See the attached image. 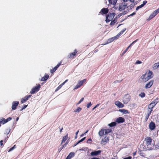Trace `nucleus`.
Returning <instances> with one entry per match:
<instances>
[{
    "instance_id": "1",
    "label": "nucleus",
    "mask_w": 159,
    "mask_h": 159,
    "mask_svg": "<svg viewBox=\"0 0 159 159\" xmlns=\"http://www.w3.org/2000/svg\"><path fill=\"white\" fill-rule=\"evenodd\" d=\"M146 141V145L147 146V148L146 149L147 150H152L153 147V146L151 144L152 139V138L149 137H147L145 139Z\"/></svg>"
},
{
    "instance_id": "2",
    "label": "nucleus",
    "mask_w": 159,
    "mask_h": 159,
    "mask_svg": "<svg viewBox=\"0 0 159 159\" xmlns=\"http://www.w3.org/2000/svg\"><path fill=\"white\" fill-rule=\"evenodd\" d=\"M115 13H108L106 16L105 21L107 23L109 22L110 21L112 20L113 19Z\"/></svg>"
},
{
    "instance_id": "3",
    "label": "nucleus",
    "mask_w": 159,
    "mask_h": 159,
    "mask_svg": "<svg viewBox=\"0 0 159 159\" xmlns=\"http://www.w3.org/2000/svg\"><path fill=\"white\" fill-rule=\"evenodd\" d=\"M159 13V8L153 11L150 15L149 18L147 19L148 20H150L155 16L158 13Z\"/></svg>"
},
{
    "instance_id": "4",
    "label": "nucleus",
    "mask_w": 159,
    "mask_h": 159,
    "mask_svg": "<svg viewBox=\"0 0 159 159\" xmlns=\"http://www.w3.org/2000/svg\"><path fill=\"white\" fill-rule=\"evenodd\" d=\"M12 119V118L11 117H9L6 119L3 117L0 118V127L1 126V124H4L11 120Z\"/></svg>"
},
{
    "instance_id": "5",
    "label": "nucleus",
    "mask_w": 159,
    "mask_h": 159,
    "mask_svg": "<svg viewBox=\"0 0 159 159\" xmlns=\"http://www.w3.org/2000/svg\"><path fill=\"white\" fill-rule=\"evenodd\" d=\"M41 87L40 85L39 84H38L36 86H35L33 88L30 92V93L32 94H33L35 93L36 92H37L39 90Z\"/></svg>"
},
{
    "instance_id": "6",
    "label": "nucleus",
    "mask_w": 159,
    "mask_h": 159,
    "mask_svg": "<svg viewBox=\"0 0 159 159\" xmlns=\"http://www.w3.org/2000/svg\"><path fill=\"white\" fill-rule=\"evenodd\" d=\"M78 51L76 49L74 50V52L70 53L67 56V58L73 59L75 58V56L76 54L77 53Z\"/></svg>"
},
{
    "instance_id": "7",
    "label": "nucleus",
    "mask_w": 159,
    "mask_h": 159,
    "mask_svg": "<svg viewBox=\"0 0 159 159\" xmlns=\"http://www.w3.org/2000/svg\"><path fill=\"white\" fill-rule=\"evenodd\" d=\"M128 3H127L126 2H123L122 3L119 7V10L120 11H121L124 10L125 7H127V6L128 5Z\"/></svg>"
},
{
    "instance_id": "8",
    "label": "nucleus",
    "mask_w": 159,
    "mask_h": 159,
    "mask_svg": "<svg viewBox=\"0 0 159 159\" xmlns=\"http://www.w3.org/2000/svg\"><path fill=\"white\" fill-rule=\"evenodd\" d=\"M19 104V102L18 101H13L12 103L11 109L12 110H15L17 108V107Z\"/></svg>"
},
{
    "instance_id": "9",
    "label": "nucleus",
    "mask_w": 159,
    "mask_h": 159,
    "mask_svg": "<svg viewBox=\"0 0 159 159\" xmlns=\"http://www.w3.org/2000/svg\"><path fill=\"white\" fill-rule=\"evenodd\" d=\"M62 61H61L59 63H58L57 66H55L54 68L50 70V72L52 74L54 72H55L56 70L60 66H61L62 63Z\"/></svg>"
},
{
    "instance_id": "10",
    "label": "nucleus",
    "mask_w": 159,
    "mask_h": 159,
    "mask_svg": "<svg viewBox=\"0 0 159 159\" xmlns=\"http://www.w3.org/2000/svg\"><path fill=\"white\" fill-rule=\"evenodd\" d=\"M157 99H156L153 101L150 104H149L148 107H150L153 109L158 102L157 101Z\"/></svg>"
},
{
    "instance_id": "11",
    "label": "nucleus",
    "mask_w": 159,
    "mask_h": 159,
    "mask_svg": "<svg viewBox=\"0 0 159 159\" xmlns=\"http://www.w3.org/2000/svg\"><path fill=\"white\" fill-rule=\"evenodd\" d=\"M130 97L128 95H125L123 98V101L124 103L127 104L129 102L130 100Z\"/></svg>"
},
{
    "instance_id": "12",
    "label": "nucleus",
    "mask_w": 159,
    "mask_h": 159,
    "mask_svg": "<svg viewBox=\"0 0 159 159\" xmlns=\"http://www.w3.org/2000/svg\"><path fill=\"white\" fill-rule=\"evenodd\" d=\"M152 72L150 70H149L148 73L147 74V77L145 79V80H148L152 78L153 77Z\"/></svg>"
},
{
    "instance_id": "13",
    "label": "nucleus",
    "mask_w": 159,
    "mask_h": 159,
    "mask_svg": "<svg viewBox=\"0 0 159 159\" xmlns=\"http://www.w3.org/2000/svg\"><path fill=\"white\" fill-rule=\"evenodd\" d=\"M109 10L108 8H103L98 13V15L101 14H106L108 12Z\"/></svg>"
},
{
    "instance_id": "14",
    "label": "nucleus",
    "mask_w": 159,
    "mask_h": 159,
    "mask_svg": "<svg viewBox=\"0 0 159 159\" xmlns=\"http://www.w3.org/2000/svg\"><path fill=\"white\" fill-rule=\"evenodd\" d=\"M153 83L154 80H151L145 85V88L146 89L150 88L153 84Z\"/></svg>"
},
{
    "instance_id": "15",
    "label": "nucleus",
    "mask_w": 159,
    "mask_h": 159,
    "mask_svg": "<svg viewBox=\"0 0 159 159\" xmlns=\"http://www.w3.org/2000/svg\"><path fill=\"white\" fill-rule=\"evenodd\" d=\"M31 96L32 95H27L24 98H21L20 100L21 102L22 103H23L25 102L27 100H28L29 98H30L31 97Z\"/></svg>"
},
{
    "instance_id": "16",
    "label": "nucleus",
    "mask_w": 159,
    "mask_h": 159,
    "mask_svg": "<svg viewBox=\"0 0 159 159\" xmlns=\"http://www.w3.org/2000/svg\"><path fill=\"white\" fill-rule=\"evenodd\" d=\"M101 152V151L100 150L97 151H94L91 153V155L92 156H96L100 155Z\"/></svg>"
},
{
    "instance_id": "17",
    "label": "nucleus",
    "mask_w": 159,
    "mask_h": 159,
    "mask_svg": "<svg viewBox=\"0 0 159 159\" xmlns=\"http://www.w3.org/2000/svg\"><path fill=\"white\" fill-rule=\"evenodd\" d=\"M156 125L155 123L153 121H151L149 125V128L151 130H153L155 129Z\"/></svg>"
},
{
    "instance_id": "18",
    "label": "nucleus",
    "mask_w": 159,
    "mask_h": 159,
    "mask_svg": "<svg viewBox=\"0 0 159 159\" xmlns=\"http://www.w3.org/2000/svg\"><path fill=\"white\" fill-rule=\"evenodd\" d=\"M116 121L118 123H121L124 122L125 120L122 117H119L116 119Z\"/></svg>"
},
{
    "instance_id": "19",
    "label": "nucleus",
    "mask_w": 159,
    "mask_h": 159,
    "mask_svg": "<svg viewBox=\"0 0 159 159\" xmlns=\"http://www.w3.org/2000/svg\"><path fill=\"white\" fill-rule=\"evenodd\" d=\"M118 38L117 36H116L114 37L111 38L107 40V43H109L112 42L114 40L118 39ZM106 43L104 44L103 45L106 44Z\"/></svg>"
},
{
    "instance_id": "20",
    "label": "nucleus",
    "mask_w": 159,
    "mask_h": 159,
    "mask_svg": "<svg viewBox=\"0 0 159 159\" xmlns=\"http://www.w3.org/2000/svg\"><path fill=\"white\" fill-rule=\"evenodd\" d=\"M115 104L119 108H122L124 106L123 104L119 101H116Z\"/></svg>"
},
{
    "instance_id": "21",
    "label": "nucleus",
    "mask_w": 159,
    "mask_h": 159,
    "mask_svg": "<svg viewBox=\"0 0 159 159\" xmlns=\"http://www.w3.org/2000/svg\"><path fill=\"white\" fill-rule=\"evenodd\" d=\"M109 141V139L108 138L105 137L103 139H102L101 142V143L103 145H105Z\"/></svg>"
},
{
    "instance_id": "22",
    "label": "nucleus",
    "mask_w": 159,
    "mask_h": 159,
    "mask_svg": "<svg viewBox=\"0 0 159 159\" xmlns=\"http://www.w3.org/2000/svg\"><path fill=\"white\" fill-rule=\"evenodd\" d=\"M147 2L146 1H143V4L136 7V10L138 11L139 9L143 7L147 3Z\"/></svg>"
},
{
    "instance_id": "23",
    "label": "nucleus",
    "mask_w": 159,
    "mask_h": 159,
    "mask_svg": "<svg viewBox=\"0 0 159 159\" xmlns=\"http://www.w3.org/2000/svg\"><path fill=\"white\" fill-rule=\"evenodd\" d=\"M128 6H127V11H129V10H131L133 8H134L135 4L134 3V2H132Z\"/></svg>"
},
{
    "instance_id": "24",
    "label": "nucleus",
    "mask_w": 159,
    "mask_h": 159,
    "mask_svg": "<svg viewBox=\"0 0 159 159\" xmlns=\"http://www.w3.org/2000/svg\"><path fill=\"white\" fill-rule=\"evenodd\" d=\"M74 155L75 153L74 152H71L67 157L66 159H70L74 156Z\"/></svg>"
},
{
    "instance_id": "25",
    "label": "nucleus",
    "mask_w": 159,
    "mask_h": 159,
    "mask_svg": "<svg viewBox=\"0 0 159 159\" xmlns=\"http://www.w3.org/2000/svg\"><path fill=\"white\" fill-rule=\"evenodd\" d=\"M117 17H116L114 18V19L112 20H111V22L110 23V25H115V24L117 22Z\"/></svg>"
},
{
    "instance_id": "26",
    "label": "nucleus",
    "mask_w": 159,
    "mask_h": 159,
    "mask_svg": "<svg viewBox=\"0 0 159 159\" xmlns=\"http://www.w3.org/2000/svg\"><path fill=\"white\" fill-rule=\"evenodd\" d=\"M49 77V75L47 74H46L43 77L41 78V80L42 81H46L48 78Z\"/></svg>"
},
{
    "instance_id": "27",
    "label": "nucleus",
    "mask_w": 159,
    "mask_h": 159,
    "mask_svg": "<svg viewBox=\"0 0 159 159\" xmlns=\"http://www.w3.org/2000/svg\"><path fill=\"white\" fill-rule=\"evenodd\" d=\"M147 77V73H146L144 74L143 75L140 77L141 79L143 81L146 82L148 80H145V79Z\"/></svg>"
},
{
    "instance_id": "28",
    "label": "nucleus",
    "mask_w": 159,
    "mask_h": 159,
    "mask_svg": "<svg viewBox=\"0 0 159 159\" xmlns=\"http://www.w3.org/2000/svg\"><path fill=\"white\" fill-rule=\"evenodd\" d=\"M68 137V134H67L65 136L63 137L61 144L65 142L67 139Z\"/></svg>"
},
{
    "instance_id": "29",
    "label": "nucleus",
    "mask_w": 159,
    "mask_h": 159,
    "mask_svg": "<svg viewBox=\"0 0 159 159\" xmlns=\"http://www.w3.org/2000/svg\"><path fill=\"white\" fill-rule=\"evenodd\" d=\"M119 111L125 114L129 113V111L125 109H120Z\"/></svg>"
},
{
    "instance_id": "30",
    "label": "nucleus",
    "mask_w": 159,
    "mask_h": 159,
    "mask_svg": "<svg viewBox=\"0 0 159 159\" xmlns=\"http://www.w3.org/2000/svg\"><path fill=\"white\" fill-rule=\"evenodd\" d=\"M117 0H108L109 3L110 4L115 5V4Z\"/></svg>"
},
{
    "instance_id": "31",
    "label": "nucleus",
    "mask_w": 159,
    "mask_h": 159,
    "mask_svg": "<svg viewBox=\"0 0 159 159\" xmlns=\"http://www.w3.org/2000/svg\"><path fill=\"white\" fill-rule=\"evenodd\" d=\"M104 129H101L98 132V134L100 136H102L104 134Z\"/></svg>"
},
{
    "instance_id": "32",
    "label": "nucleus",
    "mask_w": 159,
    "mask_h": 159,
    "mask_svg": "<svg viewBox=\"0 0 159 159\" xmlns=\"http://www.w3.org/2000/svg\"><path fill=\"white\" fill-rule=\"evenodd\" d=\"M126 30V29H124L121 30L116 35L117 37L118 38V37L120 36Z\"/></svg>"
},
{
    "instance_id": "33",
    "label": "nucleus",
    "mask_w": 159,
    "mask_h": 159,
    "mask_svg": "<svg viewBox=\"0 0 159 159\" xmlns=\"http://www.w3.org/2000/svg\"><path fill=\"white\" fill-rule=\"evenodd\" d=\"M158 67H159V63H156L154 64L153 66V68L154 69H156Z\"/></svg>"
},
{
    "instance_id": "34",
    "label": "nucleus",
    "mask_w": 159,
    "mask_h": 159,
    "mask_svg": "<svg viewBox=\"0 0 159 159\" xmlns=\"http://www.w3.org/2000/svg\"><path fill=\"white\" fill-rule=\"evenodd\" d=\"M86 81V79H84L80 81L78 83V84L81 86V85H82L83 83L84 82Z\"/></svg>"
},
{
    "instance_id": "35",
    "label": "nucleus",
    "mask_w": 159,
    "mask_h": 159,
    "mask_svg": "<svg viewBox=\"0 0 159 159\" xmlns=\"http://www.w3.org/2000/svg\"><path fill=\"white\" fill-rule=\"evenodd\" d=\"M104 131L105 134H109L110 132H111V129H104Z\"/></svg>"
},
{
    "instance_id": "36",
    "label": "nucleus",
    "mask_w": 159,
    "mask_h": 159,
    "mask_svg": "<svg viewBox=\"0 0 159 159\" xmlns=\"http://www.w3.org/2000/svg\"><path fill=\"white\" fill-rule=\"evenodd\" d=\"M139 155L142 157H145L146 156V154L142 152L141 151H139Z\"/></svg>"
},
{
    "instance_id": "37",
    "label": "nucleus",
    "mask_w": 159,
    "mask_h": 159,
    "mask_svg": "<svg viewBox=\"0 0 159 159\" xmlns=\"http://www.w3.org/2000/svg\"><path fill=\"white\" fill-rule=\"evenodd\" d=\"M116 123L115 122H112L108 124V125L111 127H112L116 126Z\"/></svg>"
},
{
    "instance_id": "38",
    "label": "nucleus",
    "mask_w": 159,
    "mask_h": 159,
    "mask_svg": "<svg viewBox=\"0 0 159 159\" xmlns=\"http://www.w3.org/2000/svg\"><path fill=\"white\" fill-rule=\"evenodd\" d=\"M63 85V83H62L60 85H59L56 89L55 90V92H57L58 91L59 89H60L62 86Z\"/></svg>"
},
{
    "instance_id": "39",
    "label": "nucleus",
    "mask_w": 159,
    "mask_h": 159,
    "mask_svg": "<svg viewBox=\"0 0 159 159\" xmlns=\"http://www.w3.org/2000/svg\"><path fill=\"white\" fill-rule=\"evenodd\" d=\"M81 110L82 108L81 107H79L74 111V112H79Z\"/></svg>"
},
{
    "instance_id": "40",
    "label": "nucleus",
    "mask_w": 159,
    "mask_h": 159,
    "mask_svg": "<svg viewBox=\"0 0 159 159\" xmlns=\"http://www.w3.org/2000/svg\"><path fill=\"white\" fill-rule=\"evenodd\" d=\"M153 111V109L150 107H148V113L151 114L152 111Z\"/></svg>"
},
{
    "instance_id": "41",
    "label": "nucleus",
    "mask_w": 159,
    "mask_h": 159,
    "mask_svg": "<svg viewBox=\"0 0 159 159\" xmlns=\"http://www.w3.org/2000/svg\"><path fill=\"white\" fill-rule=\"evenodd\" d=\"M85 138H86V137H84L81 140H80L79 141L77 142V143L75 145V146L78 143H80V142L83 141L84 140V139H85Z\"/></svg>"
},
{
    "instance_id": "42",
    "label": "nucleus",
    "mask_w": 159,
    "mask_h": 159,
    "mask_svg": "<svg viewBox=\"0 0 159 159\" xmlns=\"http://www.w3.org/2000/svg\"><path fill=\"white\" fill-rule=\"evenodd\" d=\"M150 114H149L148 113V114H147V115H146V116H145V121L146 122L147 121V120H148L149 117L150 115Z\"/></svg>"
},
{
    "instance_id": "43",
    "label": "nucleus",
    "mask_w": 159,
    "mask_h": 159,
    "mask_svg": "<svg viewBox=\"0 0 159 159\" xmlns=\"http://www.w3.org/2000/svg\"><path fill=\"white\" fill-rule=\"evenodd\" d=\"M139 96L141 98H143L145 96V94L144 93L142 92L139 94Z\"/></svg>"
},
{
    "instance_id": "44",
    "label": "nucleus",
    "mask_w": 159,
    "mask_h": 159,
    "mask_svg": "<svg viewBox=\"0 0 159 159\" xmlns=\"http://www.w3.org/2000/svg\"><path fill=\"white\" fill-rule=\"evenodd\" d=\"M27 106H28V105H24L23 106L21 109L20 110V111H22L23 110H24V109H25V108H26L27 107Z\"/></svg>"
},
{
    "instance_id": "45",
    "label": "nucleus",
    "mask_w": 159,
    "mask_h": 159,
    "mask_svg": "<svg viewBox=\"0 0 159 159\" xmlns=\"http://www.w3.org/2000/svg\"><path fill=\"white\" fill-rule=\"evenodd\" d=\"M128 12V11L126 10L125 11H124L122 12L121 13V14L122 16V15H125V14L127 13Z\"/></svg>"
},
{
    "instance_id": "46",
    "label": "nucleus",
    "mask_w": 159,
    "mask_h": 159,
    "mask_svg": "<svg viewBox=\"0 0 159 159\" xmlns=\"http://www.w3.org/2000/svg\"><path fill=\"white\" fill-rule=\"evenodd\" d=\"M84 100V98H81V99L80 100V101L78 102V103L77 104V105H79L80 103H81V102H82Z\"/></svg>"
},
{
    "instance_id": "47",
    "label": "nucleus",
    "mask_w": 159,
    "mask_h": 159,
    "mask_svg": "<svg viewBox=\"0 0 159 159\" xmlns=\"http://www.w3.org/2000/svg\"><path fill=\"white\" fill-rule=\"evenodd\" d=\"M142 63V62L139 61V60H137L135 63V64H140Z\"/></svg>"
},
{
    "instance_id": "48",
    "label": "nucleus",
    "mask_w": 159,
    "mask_h": 159,
    "mask_svg": "<svg viewBox=\"0 0 159 159\" xmlns=\"http://www.w3.org/2000/svg\"><path fill=\"white\" fill-rule=\"evenodd\" d=\"M92 104H91V102H90L87 105V108H89L91 105Z\"/></svg>"
},
{
    "instance_id": "49",
    "label": "nucleus",
    "mask_w": 159,
    "mask_h": 159,
    "mask_svg": "<svg viewBox=\"0 0 159 159\" xmlns=\"http://www.w3.org/2000/svg\"><path fill=\"white\" fill-rule=\"evenodd\" d=\"M92 142V140L91 139H88L87 141V143H91Z\"/></svg>"
},
{
    "instance_id": "50",
    "label": "nucleus",
    "mask_w": 159,
    "mask_h": 159,
    "mask_svg": "<svg viewBox=\"0 0 159 159\" xmlns=\"http://www.w3.org/2000/svg\"><path fill=\"white\" fill-rule=\"evenodd\" d=\"M80 86H79V85L77 84L75 87V88H74V89H76L79 88Z\"/></svg>"
},
{
    "instance_id": "51",
    "label": "nucleus",
    "mask_w": 159,
    "mask_h": 159,
    "mask_svg": "<svg viewBox=\"0 0 159 159\" xmlns=\"http://www.w3.org/2000/svg\"><path fill=\"white\" fill-rule=\"evenodd\" d=\"M122 80H120V81L118 80H116L114 81L113 83L115 84H116L117 83H120L121 81H122Z\"/></svg>"
},
{
    "instance_id": "52",
    "label": "nucleus",
    "mask_w": 159,
    "mask_h": 159,
    "mask_svg": "<svg viewBox=\"0 0 159 159\" xmlns=\"http://www.w3.org/2000/svg\"><path fill=\"white\" fill-rule=\"evenodd\" d=\"M138 39H136V40H135V41H134L133 42H132L130 44V45H132V44H134V43H135L138 40Z\"/></svg>"
},
{
    "instance_id": "53",
    "label": "nucleus",
    "mask_w": 159,
    "mask_h": 159,
    "mask_svg": "<svg viewBox=\"0 0 159 159\" xmlns=\"http://www.w3.org/2000/svg\"><path fill=\"white\" fill-rule=\"evenodd\" d=\"M138 39H136V40H135V41H134L133 42H132L130 44V45H132V44H134V43H135L138 40Z\"/></svg>"
},
{
    "instance_id": "54",
    "label": "nucleus",
    "mask_w": 159,
    "mask_h": 159,
    "mask_svg": "<svg viewBox=\"0 0 159 159\" xmlns=\"http://www.w3.org/2000/svg\"><path fill=\"white\" fill-rule=\"evenodd\" d=\"M68 142H66L63 145V148H64L68 144Z\"/></svg>"
},
{
    "instance_id": "55",
    "label": "nucleus",
    "mask_w": 159,
    "mask_h": 159,
    "mask_svg": "<svg viewBox=\"0 0 159 159\" xmlns=\"http://www.w3.org/2000/svg\"><path fill=\"white\" fill-rule=\"evenodd\" d=\"M10 132V130L7 129L6 130V133H5L6 134H8Z\"/></svg>"
},
{
    "instance_id": "56",
    "label": "nucleus",
    "mask_w": 159,
    "mask_h": 159,
    "mask_svg": "<svg viewBox=\"0 0 159 159\" xmlns=\"http://www.w3.org/2000/svg\"><path fill=\"white\" fill-rule=\"evenodd\" d=\"M136 14V12H134L133 13H132L130 15H129L128 16L129 17V16H133L134 15H135Z\"/></svg>"
},
{
    "instance_id": "57",
    "label": "nucleus",
    "mask_w": 159,
    "mask_h": 159,
    "mask_svg": "<svg viewBox=\"0 0 159 159\" xmlns=\"http://www.w3.org/2000/svg\"><path fill=\"white\" fill-rule=\"evenodd\" d=\"M132 157H131L129 156L123 159H131Z\"/></svg>"
},
{
    "instance_id": "58",
    "label": "nucleus",
    "mask_w": 159,
    "mask_h": 159,
    "mask_svg": "<svg viewBox=\"0 0 159 159\" xmlns=\"http://www.w3.org/2000/svg\"><path fill=\"white\" fill-rule=\"evenodd\" d=\"M14 149V147H12V148H10L8 151V152H10L11 151H12V150H13V149Z\"/></svg>"
},
{
    "instance_id": "59",
    "label": "nucleus",
    "mask_w": 159,
    "mask_h": 159,
    "mask_svg": "<svg viewBox=\"0 0 159 159\" xmlns=\"http://www.w3.org/2000/svg\"><path fill=\"white\" fill-rule=\"evenodd\" d=\"M127 51V49H126L123 52L122 55H124V54H125Z\"/></svg>"
},
{
    "instance_id": "60",
    "label": "nucleus",
    "mask_w": 159,
    "mask_h": 159,
    "mask_svg": "<svg viewBox=\"0 0 159 159\" xmlns=\"http://www.w3.org/2000/svg\"><path fill=\"white\" fill-rule=\"evenodd\" d=\"M2 142H3V140H1L0 141V145L1 146H2L3 145Z\"/></svg>"
},
{
    "instance_id": "61",
    "label": "nucleus",
    "mask_w": 159,
    "mask_h": 159,
    "mask_svg": "<svg viewBox=\"0 0 159 159\" xmlns=\"http://www.w3.org/2000/svg\"><path fill=\"white\" fill-rule=\"evenodd\" d=\"M121 16H122V15H121V13H120V14H118L117 16L116 17H118V18H119Z\"/></svg>"
},
{
    "instance_id": "62",
    "label": "nucleus",
    "mask_w": 159,
    "mask_h": 159,
    "mask_svg": "<svg viewBox=\"0 0 159 159\" xmlns=\"http://www.w3.org/2000/svg\"><path fill=\"white\" fill-rule=\"evenodd\" d=\"M63 148V147L60 148L58 150H59V152H60Z\"/></svg>"
},
{
    "instance_id": "63",
    "label": "nucleus",
    "mask_w": 159,
    "mask_h": 159,
    "mask_svg": "<svg viewBox=\"0 0 159 159\" xmlns=\"http://www.w3.org/2000/svg\"><path fill=\"white\" fill-rule=\"evenodd\" d=\"M100 105V104L99 103V104H97V105H96L95 106V108H97V107H98L99 105Z\"/></svg>"
},
{
    "instance_id": "64",
    "label": "nucleus",
    "mask_w": 159,
    "mask_h": 159,
    "mask_svg": "<svg viewBox=\"0 0 159 159\" xmlns=\"http://www.w3.org/2000/svg\"><path fill=\"white\" fill-rule=\"evenodd\" d=\"M157 148H159V143L156 145Z\"/></svg>"
}]
</instances>
